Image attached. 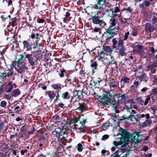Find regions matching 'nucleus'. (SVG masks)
Masks as SVG:
<instances>
[{"mask_svg":"<svg viewBox=\"0 0 157 157\" xmlns=\"http://www.w3.org/2000/svg\"><path fill=\"white\" fill-rule=\"evenodd\" d=\"M37 31L33 30L30 36V37L35 40L34 43L36 45H44L45 43V41L44 38L43 36L41 33L38 32Z\"/></svg>","mask_w":157,"mask_h":157,"instance_id":"nucleus-6","label":"nucleus"},{"mask_svg":"<svg viewBox=\"0 0 157 157\" xmlns=\"http://www.w3.org/2000/svg\"><path fill=\"white\" fill-rule=\"evenodd\" d=\"M7 104V102L6 101H1L0 105L1 106L3 107L4 109H5L6 108Z\"/></svg>","mask_w":157,"mask_h":157,"instance_id":"nucleus-42","label":"nucleus"},{"mask_svg":"<svg viewBox=\"0 0 157 157\" xmlns=\"http://www.w3.org/2000/svg\"><path fill=\"white\" fill-rule=\"evenodd\" d=\"M58 147L57 148V149H58V150H61L60 149L61 148H63V146L62 145V144L60 143V142H59V143L58 144Z\"/></svg>","mask_w":157,"mask_h":157,"instance_id":"nucleus-58","label":"nucleus"},{"mask_svg":"<svg viewBox=\"0 0 157 157\" xmlns=\"http://www.w3.org/2000/svg\"><path fill=\"white\" fill-rule=\"evenodd\" d=\"M147 68L151 70L155 68H157V64L155 63L154 62H151L148 65Z\"/></svg>","mask_w":157,"mask_h":157,"instance_id":"nucleus-36","label":"nucleus"},{"mask_svg":"<svg viewBox=\"0 0 157 157\" xmlns=\"http://www.w3.org/2000/svg\"><path fill=\"white\" fill-rule=\"evenodd\" d=\"M98 14H96L95 15L92 16L91 19L92 22L94 24H96L99 20H100V17L98 16Z\"/></svg>","mask_w":157,"mask_h":157,"instance_id":"nucleus-28","label":"nucleus"},{"mask_svg":"<svg viewBox=\"0 0 157 157\" xmlns=\"http://www.w3.org/2000/svg\"><path fill=\"white\" fill-rule=\"evenodd\" d=\"M120 134L121 136V140L124 141H128L129 138L132 140L133 139L135 143H138L142 140L143 135L140 132L135 131L132 133L126 129L121 128L119 130Z\"/></svg>","mask_w":157,"mask_h":157,"instance_id":"nucleus-3","label":"nucleus"},{"mask_svg":"<svg viewBox=\"0 0 157 157\" xmlns=\"http://www.w3.org/2000/svg\"><path fill=\"white\" fill-rule=\"evenodd\" d=\"M109 85L113 84H114L117 83L116 82H115V79L113 78H111L110 77V79H109Z\"/></svg>","mask_w":157,"mask_h":157,"instance_id":"nucleus-52","label":"nucleus"},{"mask_svg":"<svg viewBox=\"0 0 157 157\" xmlns=\"http://www.w3.org/2000/svg\"><path fill=\"white\" fill-rule=\"evenodd\" d=\"M83 149L82 144L80 143H78L77 145V150L79 152H81Z\"/></svg>","mask_w":157,"mask_h":157,"instance_id":"nucleus-44","label":"nucleus"},{"mask_svg":"<svg viewBox=\"0 0 157 157\" xmlns=\"http://www.w3.org/2000/svg\"><path fill=\"white\" fill-rule=\"evenodd\" d=\"M9 70H4V69L0 70V79L2 80V78H5L6 79L7 78H9Z\"/></svg>","mask_w":157,"mask_h":157,"instance_id":"nucleus-19","label":"nucleus"},{"mask_svg":"<svg viewBox=\"0 0 157 157\" xmlns=\"http://www.w3.org/2000/svg\"><path fill=\"white\" fill-rule=\"evenodd\" d=\"M145 30L146 32H152L154 31V29L152 26L148 23L145 25Z\"/></svg>","mask_w":157,"mask_h":157,"instance_id":"nucleus-30","label":"nucleus"},{"mask_svg":"<svg viewBox=\"0 0 157 157\" xmlns=\"http://www.w3.org/2000/svg\"><path fill=\"white\" fill-rule=\"evenodd\" d=\"M140 82L136 78L135 80L133 82V85L130 86V88L131 90H136L139 88V85L140 84Z\"/></svg>","mask_w":157,"mask_h":157,"instance_id":"nucleus-20","label":"nucleus"},{"mask_svg":"<svg viewBox=\"0 0 157 157\" xmlns=\"http://www.w3.org/2000/svg\"><path fill=\"white\" fill-rule=\"evenodd\" d=\"M5 127V125L4 123L3 122H0V129L3 130L4 129Z\"/></svg>","mask_w":157,"mask_h":157,"instance_id":"nucleus-55","label":"nucleus"},{"mask_svg":"<svg viewBox=\"0 0 157 157\" xmlns=\"http://www.w3.org/2000/svg\"><path fill=\"white\" fill-rule=\"evenodd\" d=\"M152 24L153 26L156 28L157 27V17L154 16L152 19Z\"/></svg>","mask_w":157,"mask_h":157,"instance_id":"nucleus-37","label":"nucleus"},{"mask_svg":"<svg viewBox=\"0 0 157 157\" xmlns=\"http://www.w3.org/2000/svg\"><path fill=\"white\" fill-rule=\"evenodd\" d=\"M16 73L15 72H13V71L11 72L10 73H9V78L10 76V78L12 77V81H13L14 80V76L16 75Z\"/></svg>","mask_w":157,"mask_h":157,"instance_id":"nucleus-41","label":"nucleus"},{"mask_svg":"<svg viewBox=\"0 0 157 157\" xmlns=\"http://www.w3.org/2000/svg\"><path fill=\"white\" fill-rule=\"evenodd\" d=\"M129 34V32L128 31L125 33L124 36L123 35L120 36L117 38V40L114 38L112 40V49H115L119 56H122L126 54L125 51L126 49L123 45L124 41L127 40Z\"/></svg>","mask_w":157,"mask_h":157,"instance_id":"nucleus-2","label":"nucleus"},{"mask_svg":"<svg viewBox=\"0 0 157 157\" xmlns=\"http://www.w3.org/2000/svg\"><path fill=\"white\" fill-rule=\"evenodd\" d=\"M143 46L139 44H137L134 47V51L138 53L140 52V50L143 48Z\"/></svg>","mask_w":157,"mask_h":157,"instance_id":"nucleus-40","label":"nucleus"},{"mask_svg":"<svg viewBox=\"0 0 157 157\" xmlns=\"http://www.w3.org/2000/svg\"><path fill=\"white\" fill-rule=\"evenodd\" d=\"M150 115L149 113L146 114H138L135 117L133 118V121H135V124H143L146 119H149Z\"/></svg>","mask_w":157,"mask_h":157,"instance_id":"nucleus-9","label":"nucleus"},{"mask_svg":"<svg viewBox=\"0 0 157 157\" xmlns=\"http://www.w3.org/2000/svg\"><path fill=\"white\" fill-rule=\"evenodd\" d=\"M24 49H26L27 51H32V46L33 45L32 43L27 40H24L22 42Z\"/></svg>","mask_w":157,"mask_h":157,"instance_id":"nucleus-16","label":"nucleus"},{"mask_svg":"<svg viewBox=\"0 0 157 157\" xmlns=\"http://www.w3.org/2000/svg\"><path fill=\"white\" fill-rule=\"evenodd\" d=\"M8 17L9 18V19L11 21L9 22V25L7 26V27H10V26H11L13 27H15V29H16L17 24L15 18H10V16H8L7 17V18Z\"/></svg>","mask_w":157,"mask_h":157,"instance_id":"nucleus-21","label":"nucleus"},{"mask_svg":"<svg viewBox=\"0 0 157 157\" xmlns=\"http://www.w3.org/2000/svg\"><path fill=\"white\" fill-rule=\"evenodd\" d=\"M136 101L137 103L141 105H142L144 103L141 97H137L136 99Z\"/></svg>","mask_w":157,"mask_h":157,"instance_id":"nucleus-39","label":"nucleus"},{"mask_svg":"<svg viewBox=\"0 0 157 157\" xmlns=\"http://www.w3.org/2000/svg\"><path fill=\"white\" fill-rule=\"evenodd\" d=\"M10 147H11L12 148H13V149H15L16 148L15 146L18 145L17 144H15V143H12L11 144H10Z\"/></svg>","mask_w":157,"mask_h":157,"instance_id":"nucleus-60","label":"nucleus"},{"mask_svg":"<svg viewBox=\"0 0 157 157\" xmlns=\"http://www.w3.org/2000/svg\"><path fill=\"white\" fill-rule=\"evenodd\" d=\"M85 69L84 67H82L80 71L79 74L82 76H84L85 75Z\"/></svg>","mask_w":157,"mask_h":157,"instance_id":"nucleus-46","label":"nucleus"},{"mask_svg":"<svg viewBox=\"0 0 157 157\" xmlns=\"http://www.w3.org/2000/svg\"><path fill=\"white\" fill-rule=\"evenodd\" d=\"M109 137V136L108 135H107V134H105V135H104L101 139V140H105L107 139H108Z\"/></svg>","mask_w":157,"mask_h":157,"instance_id":"nucleus-57","label":"nucleus"},{"mask_svg":"<svg viewBox=\"0 0 157 157\" xmlns=\"http://www.w3.org/2000/svg\"><path fill=\"white\" fill-rule=\"evenodd\" d=\"M59 151H61L58 150V149H57V151L54 154V157H59Z\"/></svg>","mask_w":157,"mask_h":157,"instance_id":"nucleus-61","label":"nucleus"},{"mask_svg":"<svg viewBox=\"0 0 157 157\" xmlns=\"http://www.w3.org/2000/svg\"><path fill=\"white\" fill-rule=\"evenodd\" d=\"M151 5V2L148 0L144 1L141 4H140L139 6L140 8L144 9V6L146 7H149Z\"/></svg>","mask_w":157,"mask_h":157,"instance_id":"nucleus-26","label":"nucleus"},{"mask_svg":"<svg viewBox=\"0 0 157 157\" xmlns=\"http://www.w3.org/2000/svg\"><path fill=\"white\" fill-rule=\"evenodd\" d=\"M78 105L79 106L76 109L79 110L81 113L84 112L86 108V105L84 103H79Z\"/></svg>","mask_w":157,"mask_h":157,"instance_id":"nucleus-27","label":"nucleus"},{"mask_svg":"<svg viewBox=\"0 0 157 157\" xmlns=\"http://www.w3.org/2000/svg\"><path fill=\"white\" fill-rule=\"evenodd\" d=\"M53 119H54V121H56L59 119L60 117L58 114L55 115L52 117Z\"/></svg>","mask_w":157,"mask_h":157,"instance_id":"nucleus-56","label":"nucleus"},{"mask_svg":"<svg viewBox=\"0 0 157 157\" xmlns=\"http://www.w3.org/2000/svg\"><path fill=\"white\" fill-rule=\"evenodd\" d=\"M72 96L68 91H65L63 93L62 97L64 100H69Z\"/></svg>","mask_w":157,"mask_h":157,"instance_id":"nucleus-23","label":"nucleus"},{"mask_svg":"<svg viewBox=\"0 0 157 157\" xmlns=\"http://www.w3.org/2000/svg\"><path fill=\"white\" fill-rule=\"evenodd\" d=\"M12 81H10L7 84H3V88L6 93H10L13 88V85L12 84Z\"/></svg>","mask_w":157,"mask_h":157,"instance_id":"nucleus-15","label":"nucleus"},{"mask_svg":"<svg viewBox=\"0 0 157 157\" xmlns=\"http://www.w3.org/2000/svg\"><path fill=\"white\" fill-rule=\"evenodd\" d=\"M113 144L115 146V147H116L120 145L121 144V142L120 141H114L113 142Z\"/></svg>","mask_w":157,"mask_h":157,"instance_id":"nucleus-53","label":"nucleus"},{"mask_svg":"<svg viewBox=\"0 0 157 157\" xmlns=\"http://www.w3.org/2000/svg\"><path fill=\"white\" fill-rule=\"evenodd\" d=\"M20 133L23 134L24 135L25 134V132H26V130L23 127H21V128L20 129Z\"/></svg>","mask_w":157,"mask_h":157,"instance_id":"nucleus-63","label":"nucleus"},{"mask_svg":"<svg viewBox=\"0 0 157 157\" xmlns=\"http://www.w3.org/2000/svg\"><path fill=\"white\" fill-rule=\"evenodd\" d=\"M138 33L136 30L135 29L133 30L132 32V35L133 36H135L137 35Z\"/></svg>","mask_w":157,"mask_h":157,"instance_id":"nucleus-59","label":"nucleus"},{"mask_svg":"<svg viewBox=\"0 0 157 157\" xmlns=\"http://www.w3.org/2000/svg\"><path fill=\"white\" fill-rule=\"evenodd\" d=\"M52 155L50 154H46L45 155H43V154L40 153L37 157H51Z\"/></svg>","mask_w":157,"mask_h":157,"instance_id":"nucleus-45","label":"nucleus"},{"mask_svg":"<svg viewBox=\"0 0 157 157\" xmlns=\"http://www.w3.org/2000/svg\"><path fill=\"white\" fill-rule=\"evenodd\" d=\"M66 82H67V83H68V84H70L73 83V81L71 80V79H69L68 78H67L66 79Z\"/></svg>","mask_w":157,"mask_h":157,"instance_id":"nucleus-64","label":"nucleus"},{"mask_svg":"<svg viewBox=\"0 0 157 157\" xmlns=\"http://www.w3.org/2000/svg\"><path fill=\"white\" fill-rule=\"evenodd\" d=\"M63 130V128H57L53 132V133H55L57 140L58 141L59 140L60 137L62 135V132Z\"/></svg>","mask_w":157,"mask_h":157,"instance_id":"nucleus-18","label":"nucleus"},{"mask_svg":"<svg viewBox=\"0 0 157 157\" xmlns=\"http://www.w3.org/2000/svg\"><path fill=\"white\" fill-rule=\"evenodd\" d=\"M15 0H3L2 2L3 3L6 2L7 3L8 6L12 7L13 2L15 1Z\"/></svg>","mask_w":157,"mask_h":157,"instance_id":"nucleus-38","label":"nucleus"},{"mask_svg":"<svg viewBox=\"0 0 157 157\" xmlns=\"http://www.w3.org/2000/svg\"><path fill=\"white\" fill-rule=\"evenodd\" d=\"M66 74V70L64 69H63L61 71L60 73H59L60 77L61 78L63 77L65 74Z\"/></svg>","mask_w":157,"mask_h":157,"instance_id":"nucleus-48","label":"nucleus"},{"mask_svg":"<svg viewBox=\"0 0 157 157\" xmlns=\"http://www.w3.org/2000/svg\"><path fill=\"white\" fill-rule=\"evenodd\" d=\"M18 152V151L17 150L16 151L15 149H13V151L12 153V155L13 157H15V156L13 155L16 156V157H19L18 155L17 154V153Z\"/></svg>","mask_w":157,"mask_h":157,"instance_id":"nucleus-51","label":"nucleus"},{"mask_svg":"<svg viewBox=\"0 0 157 157\" xmlns=\"http://www.w3.org/2000/svg\"><path fill=\"white\" fill-rule=\"evenodd\" d=\"M98 83L97 82L96 80L95 81H91L90 83V85L92 86H95L97 85H98Z\"/></svg>","mask_w":157,"mask_h":157,"instance_id":"nucleus-54","label":"nucleus"},{"mask_svg":"<svg viewBox=\"0 0 157 157\" xmlns=\"http://www.w3.org/2000/svg\"><path fill=\"white\" fill-rule=\"evenodd\" d=\"M96 24L98 25L99 27L102 28V27H104L105 25H106V23L103 19H100Z\"/></svg>","mask_w":157,"mask_h":157,"instance_id":"nucleus-35","label":"nucleus"},{"mask_svg":"<svg viewBox=\"0 0 157 157\" xmlns=\"http://www.w3.org/2000/svg\"><path fill=\"white\" fill-rule=\"evenodd\" d=\"M139 79L140 80V82L142 81L146 82L148 79V78L144 74L139 76Z\"/></svg>","mask_w":157,"mask_h":157,"instance_id":"nucleus-31","label":"nucleus"},{"mask_svg":"<svg viewBox=\"0 0 157 157\" xmlns=\"http://www.w3.org/2000/svg\"><path fill=\"white\" fill-rule=\"evenodd\" d=\"M146 97L145 101L144 102L143 104L144 105H146L148 104L149 101L151 100V98L150 97V96L148 95L146 96Z\"/></svg>","mask_w":157,"mask_h":157,"instance_id":"nucleus-43","label":"nucleus"},{"mask_svg":"<svg viewBox=\"0 0 157 157\" xmlns=\"http://www.w3.org/2000/svg\"><path fill=\"white\" fill-rule=\"evenodd\" d=\"M130 81V78L127 77L126 76H124L122 77L120 82V83H121L120 87L122 88L124 87V85L125 84H128L129 83ZM119 83H118L119 84Z\"/></svg>","mask_w":157,"mask_h":157,"instance_id":"nucleus-17","label":"nucleus"},{"mask_svg":"<svg viewBox=\"0 0 157 157\" xmlns=\"http://www.w3.org/2000/svg\"><path fill=\"white\" fill-rule=\"evenodd\" d=\"M13 105L11 107V108L13 109V113H19V112L23 109L22 105L17 101H15Z\"/></svg>","mask_w":157,"mask_h":157,"instance_id":"nucleus-13","label":"nucleus"},{"mask_svg":"<svg viewBox=\"0 0 157 157\" xmlns=\"http://www.w3.org/2000/svg\"><path fill=\"white\" fill-rule=\"evenodd\" d=\"M115 96H117V98L119 99L118 100L120 99L122 101H125L126 98L124 94L119 93L116 95Z\"/></svg>","mask_w":157,"mask_h":157,"instance_id":"nucleus-32","label":"nucleus"},{"mask_svg":"<svg viewBox=\"0 0 157 157\" xmlns=\"http://www.w3.org/2000/svg\"><path fill=\"white\" fill-rule=\"evenodd\" d=\"M106 1V0H96L95 4L93 5L92 7L101 12L103 10L102 6L105 4Z\"/></svg>","mask_w":157,"mask_h":157,"instance_id":"nucleus-10","label":"nucleus"},{"mask_svg":"<svg viewBox=\"0 0 157 157\" xmlns=\"http://www.w3.org/2000/svg\"><path fill=\"white\" fill-rule=\"evenodd\" d=\"M126 61L123 62V61H121L119 63V66L121 68H124L126 67L127 66V64Z\"/></svg>","mask_w":157,"mask_h":157,"instance_id":"nucleus-33","label":"nucleus"},{"mask_svg":"<svg viewBox=\"0 0 157 157\" xmlns=\"http://www.w3.org/2000/svg\"><path fill=\"white\" fill-rule=\"evenodd\" d=\"M130 109L131 110V112L130 113V115L129 116H127L125 115H124L118 119L120 121H121L123 120L127 119V120H130V121H133V118L135 117V114L136 113V111L133 109H132V108H131L129 109Z\"/></svg>","mask_w":157,"mask_h":157,"instance_id":"nucleus-14","label":"nucleus"},{"mask_svg":"<svg viewBox=\"0 0 157 157\" xmlns=\"http://www.w3.org/2000/svg\"><path fill=\"white\" fill-rule=\"evenodd\" d=\"M102 50H97V54L96 57L98 58V60L102 59L105 57V55L110 54L113 51L112 49L109 46H103Z\"/></svg>","mask_w":157,"mask_h":157,"instance_id":"nucleus-8","label":"nucleus"},{"mask_svg":"<svg viewBox=\"0 0 157 157\" xmlns=\"http://www.w3.org/2000/svg\"><path fill=\"white\" fill-rule=\"evenodd\" d=\"M116 19L113 18L110 19V24L107 29H105V31L103 34V36L105 38L106 42L108 43L110 41V40L113 38L115 35H117L118 32L120 29V27L118 25L114 27L116 24Z\"/></svg>","mask_w":157,"mask_h":157,"instance_id":"nucleus-4","label":"nucleus"},{"mask_svg":"<svg viewBox=\"0 0 157 157\" xmlns=\"http://www.w3.org/2000/svg\"><path fill=\"white\" fill-rule=\"evenodd\" d=\"M99 101L105 106L108 105L110 103L112 107H117V106L114 102L116 101L115 96L116 95H113L109 91L102 90V93L101 95H97Z\"/></svg>","mask_w":157,"mask_h":157,"instance_id":"nucleus-5","label":"nucleus"},{"mask_svg":"<svg viewBox=\"0 0 157 157\" xmlns=\"http://www.w3.org/2000/svg\"><path fill=\"white\" fill-rule=\"evenodd\" d=\"M46 93H48L51 101H52L55 98H56L55 100L56 101L58 100L60 97V95L59 94V90H53L46 91Z\"/></svg>","mask_w":157,"mask_h":157,"instance_id":"nucleus-12","label":"nucleus"},{"mask_svg":"<svg viewBox=\"0 0 157 157\" xmlns=\"http://www.w3.org/2000/svg\"><path fill=\"white\" fill-rule=\"evenodd\" d=\"M32 56L31 53L27 54L26 52H24L23 54L19 55V58L17 61L14 60V62L17 65V68H16V70L21 75V78H23L22 74L25 73V71L28 69V68L26 66L25 63L24 62L26 59H27L29 65L31 67H34L37 65Z\"/></svg>","mask_w":157,"mask_h":157,"instance_id":"nucleus-1","label":"nucleus"},{"mask_svg":"<svg viewBox=\"0 0 157 157\" xmlns=\"http://www.w3.org/2000/svg\"><path fill=\"white\" fill-rule=\"evenodd\" d=\"M82 128V130L79 131V133H84L86 132V130L85 129L86 128V126L85 125V124L82 125L81 126Z\"/></svg>","mask_w":157,"mask_h":157,"instance_id":"nucleus-50","label":"nucleus"},{"mask_svg":"<svg viewBox=\"0 0 157 157\" xmlns=\"http://www.w3.org/2000/svg\"><path fill=\"white\" fill-rule=\"evenodd\" d=\"M91 67L92 68V74H93L96 71H98V69L97 68L98 64L96 61H93L90 65Z\"/></svg>","mask_w":157,"mask_h":157,"instance_id":"nucleus-25","label":"nucleus"},{"mask_svg":"<svg viewBox=\"0 0 157 157\" xmlns=\"http://www.w3.org/2000/svg\"><path fill=\"white\" fill-rule=\"evenodd\" d=\"M70 13L68 12H66L65 15V17L63 19V21H69L70 20L71 18V17H70Z\"/></svg>","mask_w":157,"mask_h":157,"instance_id":"nucleus-34","label":"nucleus"},{"mask_svg":"<svg viewBox=\"0 0 157 157\" xmlns=\"http://www.w3.org/2000/svg\"><path fill=\"white\" fill-rule=\"evenodd\" d=\"M47 137L48 136L47 135L40 136L38 139L39 143H44L48 140Z\"/></svg>","mask_w":157,"mask_h":157,"instance_id":"nucleus-24","label":"nucleus"},{"mask_svg":"<svg viewBox=\"0 0 157 157\" xmlns=\"http://www.w3.org/2000/svg\"><path fill=\"white\" fill-rule=\"evenodd\" d=\"M21 94V91L18 88L15 89L11 91L10 93L5 94L4 98L7 100H10L12 97H17Z\"/></svg>","mask_w":157,"mask_h":157,"instance_id":"nucleus-11","label":"nucleus"},{"mask_svg":"<svg viewBox=\"0 0 157 157\" xmlns=\"http://www.w3.org/2000/svg\"><path fill=\"white\" fill-rule=\"evenodd\" d=\"M110 56L111 59V62H110L109 63H111L112 64H115L116 62L114 61V58H113V56H111V55H110Z\"/></svg>","mask_w":157,"mask_h":157,"instance_id":"nucleus-62","label":"nucleus"},{"mask_svg":"<svg viewBox=\"0 0 157 157\" xmlns=\"http://www.w3.org/2000/svg\"><path fill=\"white\" fill-rule=\"evenodd\" d=\"M152 123V121L149 119H146L143 124H141L143 127H146L149 126Z\"/></svg>","mask_w":157,"mask_h":157,"instance_id":"nucleus-29","label":"nucleus"},{"mask_svg":"<svg viewBox=\"0 0 157 157\" xmlns=\"http://www.w3.org/2000/svg\"><path fill=\"white\" fill-rule=\"evenodd\" d=\"M51 86L52 88L56 90H61L64 87V86L59 83H57L53 84Z\"/></svg>","mask_w":157,"mask_h":157,"instance_id":"nucleus-22","label":"nucleus"},{"mask_svg":"<svg viewBox=\"0 0 157 157\" xmlns=\"http://www.w3.org/2000/svg\"><path fill=\"white\" fill-rule=\"evenodd\" d=\"M16 136V133H14L13 134L11 135L10 137V141L11 142H15V141H14L13 138L15 136Z\"/></svg>","mask_w":157,"mask_h":157,"instance_id":"nucleus-47","label":"nucleus"},{"mask_svg":"<svg viewBox=\"0 0 157 157\" xmlns=\"http://www.w3.org/2000/svg\"><path fill=\"white\" fill-rule=\"evenodd\" d=\"M84 89H83L82 91L81 92V95L82 96V98H85V97H86V95H87V93L85 92L84 91Z\"/></svg>","mask_w":157,"mask_h":157,"instance_id":"nucleus-49","label":"nucleus"},{"mask_svg":"<svg viewBox=\"0 0 157 157\" xmlns=\"http://www.w3.org/2000/svg\"><path fill=\"white\" fill-rule=\"evenodd\" d=\"M44 45H36L34 46L33 48H36L38 49L35 53L33 52H31V54L35 61L37 65L39 64L38 60L40 59L42 54L44 52V49H43Z\"/></svg>","mask_w":157,"mask_h":157,"instance_id":"nucleus-7","label":"nucleus"}]
</instances>
